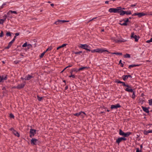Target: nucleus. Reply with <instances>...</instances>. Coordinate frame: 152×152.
Returning a JSON list of instances; mask_svg holds the SVG:
<instances>
[{"label": "nucleus", "mask_w": 152, "mask_h": 152, "mask_svg": "<svg viewBox=\"0 0 152 152\" xmlns=\"http://www.w3.org/2000/svg\"><path fill=\"white\" fill-rule=\"evenodd\" d=\"M121 9V7H119L116 8H110L108 10V12L110 13H119V11Z\"/></svg>", "instance_id": "nucleus-1"}, {"label": "nucleus", "mask_w": 152, "mask_h": 152, "mask_svg": "<svg viewBox=\"0 0 152 152\" xmlns=\"http://www.w3.org/2000/svg\"><path fill=\"white\" fill-rule=\"evenodd\" d=\"M132 133L128 132L126 133L124 132L121 129L119 130V134L121 136H124V137H128L129 135L131 134Z\"/></svg>", "instance_id": "nucleus-2"}, {"label": "nucleus", "mask_w": 152, "mask_h": 152, "mask_svg": "<svg viewBox=\"0 0 152 152\" xmlns=\"http://www.w3.org/2000/svg\"><path fill=\"white\" fill-rule=\"evenodd\" d=\"M107 52L109 53H110L108 51L106 50H104V49H99V48H97L95 50H91V53H94L95 52H96L98 53H102L104 52Z\"/></svg>", "instance_id": "nucleus-3"}, {"label": "nucleus", "mask_w": 152, "mask_h": 152, "mask_svg": "<svg viewBox=\"0 0 152 152\" xmlns=\"http://www.w3.org/2000/svg\"><path fill=\"white\" fill-rule=\"evenodd\" d=\"M36 130L34 129H31L30 131V137H31L34 136L35 134L36 133Z\"/></svg>", "instance_id": "nucleus-4"}, {"label": "nucleus", "mask_w": 152, "mask_h": 152, "mask_svg": "<svg viewBox=\"0 0 152 152\" xmlns=\"http://www.w3.org/2000/svg\"><path fill=\"white\" fill-rule=\"evenodd\" d=\"M126 140V139L124 137H119L117 139L116 142L119 144V143L122 141H125Z\"/></svg>", "instance_id": "nucleus-5"}, {"label": "nucleus", "mask_w": 152, "mask_h": 152, "mask_svg": "<svg viewBox=\"0 0 152 152\" xmlns=\"http://www.w3.org/2000/svg\"><path fill=\"white\" fill-rule=\"evenodd\" d=\"M125 87H127L125 89V91L129 92H133V89L132 88V87L131 86H129V85L127 84H126Z\"/></svg>", "instance_id": "nucleus-6"}, {"label": "nucleus", "mask_w": 152, "mask_h": 152, "mask_svg": "<svg viewBox=\"0 0 152 152\" xmlns=\"http://www.w3.org/2000/svg\"><path fill=\"white\" fill-rule=\"evenodd\" d=\"M111 39L112 40L114 41L115 42L117 43H119L120 42H125L126 41V40L122 39L121 40H117L114 37H112Z\"/></svg>", "instance_id": "nucleus-7"}, {"label": "nucleus", "mask_w": 152, "mask_h": 152, "mask_svg": "<svg viewBox=\"0 0 152 152\" xmlns=\"http://www.w3.org/2000/svg\"><path fill=\"white\" fill-rule=\"evenodd\" d=\"M131 37L135 39V42H137L139 38V36H137L136 35H134V32H132L131 34Z\"/></svg>", "instance_id": "nucleus-8"}, {"label": "nucleus", "mask_w": 152, "mask_h": 152, "mask_svg": "<svg viewBox=\"0 0 152 152\" xmlns=\"http://www.w3.org/2000/svg\"><path fill=\"white\" fill-rule=\"evenodd\" d=\"M121 106L119 104H117L116 105H112L111 106V109H117L118 108L121 107Z\"/></svg>", "instance_id": "nucleus-9"}, {"label": "nucleus", "mask_w": 152, "mask_h": 152, "mask_svg": "<svg viewBox=\"0 0 152 152\" xmlns=\"http://www.w3.org/2000/svg\"><path fill=\"white\" fill-rule=\"evenodd\" d=\"M77 71V69L74 68L72 69L71 71L70 72V73L71 74V75L69 76V77H72L73 78H75V76L74 75H72V73L73 72H76Z\"/></svg>", "instance_id": "nucleus-10"}, {"label": "nucleus", "mask_w": 152, "mask_h": 152, "mask_svg": "<svg viewBox=\"0 0 152 152\" xmlns=\"http://www.w3.org/2000/svg\"><path fill=\"white\" fill-rule=\"evenodd\" d=\"M38 140L34 138H32L31 141V143L33 145H36L37 144V141Z\"/></svg>", "instance_id": "nucleus-11"}, {"label": "nucleus", "mask_w": 152, "mask_h": 152, "mask_svg": "<svg viewBox=\"0 0 152 152\" xmlns=\"http://www.w3.org/2000/svg\"><path fill=\"white\" fill-rule=\"evenodd\" d=\"M24 83L18 85L16 86L17 88L18 89H21L23 88L25 86L26 82H24Z\"/></svg>", "instance_id": "nucleus-12"}, {"label": "nucleus", "mask_w": 152, "mask_h": 152, "mask_svg": "<svg viewBox=\"0 0 152 152\" xmlns=\"http://www.w3.org/2000/svg\"><path fill=\"white\" fill-rule=\"evenodd\" d=\"M80 47L86 50L87 48H89L90 47L87 44H81Z\"/></svg>", "instance_id": "nucleus-13"}, {"label": "nucleus", "mask_w": 152, "mask_h": 152, "mask_svg": "<svg viewBox=\"0 0 152 152\" xmlns=\"http://www.w3.org/2000/svg\"><path fill=\"white\" fill-rule=\"evenodd\" d=\"M86 114L85 112H83L81 111L79 113H75L74 114V115L75 116H79V115H81V116H83V115Z\"/></svg>", "instance_id": "nucleus-14"}, {"label": "nucleus", "mask_w": 152, "mask_h": 152, "mask_svg": "<svg viewBox=\"0 0 152 152\" xmlns=\"http://www.w3.org/2000/svg\"><path fill=\"white\" fill-rule=\"evenodd\" d=\"M147 15V14L143 12L137 13V15L138 16L139 18H140L142 16L146 15Z\"/></svg>", "instance_id": "nucleus-15"}, {"label": "nucleus", "mask_w": 152, "mask_h": 152, "mask_svg": "<svg viewBox=\"0 0 152 152\" xmlns=\"http://www.w3.org/2000/svg\"><path fill=\"white\" fill-rule=\"evenodd\" d=\"M89 68V67H86H86H85V66L82 67L78 69H77L76 72L80 71V70H84L85 69H88Z\"/></svg>", "instance_id": "nucleus-16"}, {"label": "nucleus", "mask_w": 152, "mask_h": 152, "mask_svg": "<svg viewBox=\"0 0 152 152\" xmlns=\"http://www.w3.org/2000/svg\"><path fill=\"white\" fill-rule=\"evenodd\" d=\"M142 108L144 111L147 113H149V112L148 110V108H147L145 107H144L142 106Z\"/></svg>", "instance_id": "nucleus-17"}, {"label": "nucleus", "mask_w": 152, "mask_h": 152, "mask_svg": "<svg viewBox=\"0 0 152 152\" xmlns=\"http://www.w3.org/2000/svg\"><path fill=\"white\" fill-rule=\"evenodd\" d=\"M119 13H120V15L121 16H123L124 15L126 14V12L122 10H121V8L120 9L119 11Z\"/></svg>", "instance_id": "nucleus-18"}, {"label": "nucleus", "mask_w": 152, "mask_h": 152, "mask_svg": "<svg viewBox=\"0 0 152 152\" xmlns=\"http://www.w3.org/2000/svg\"><path fill=\"white\" fill-rule=\"evenodd\" d=\"M33 78V76H31L29 75H28L26 77V79H25V80H29Z\"/></svg>", "instance_id": "nucleus-19"}, {"label": "nucleus", "mask_w": 152, "mask_h": 152, "mask_svg": "<svg viewBox=\"0 0 152 152\" xmlns=\"http://www.w3.org/2000/svg\"><path fill=\"white\" fill-rule=\"evenodd\" d=\"M140 65V64H132L130 65H129L128 67V68H130L132 67H136V66H138Z\"/></svg>", "instance_id": "nucleus-20"}, {"label": "nucleus", "mask_w": 152, "mask_h": 152, "mask_svg": "<svg viewBox=\"0 0 152 152\" xmlns=\"http://www.w3.org/2000/svg\"><path fill=\"white\" fill-rule=\"evenodd\" d=\"M13 129V130H14L13 134H14L15 135V136H17L18 137H19V136H20V134L18 132H17L16 131L14 130V129Z\"/></svg>", "instance_id": "nucleus-21"}, {"label": "nucleus", "mask_w": 152, "mask_h": 152, "mask_svg": "<svg viewBox=\"0 0 152 152\" xmlns=\"http://www.w3.org/2000/svg\"><path fill=\"white\" fill-rule=\"evenodd\" d=\"M67 45V44H64L62 45H61L59 46V47H58L57 48V50H58L59 49L63 48L65 46H66Z\"/></svg>", "instance_id": "nucleus-22"}, {"label": "nucleus", "mask_w": 152, "mask_h": 152, "mask_svg": "<svg viewBox=\"0 0 152 152\" xmlns=\"http://www.w3.org/2000/svg\"><path fill=\"white\" fill-rule=\"evenodd\" d=\"M132 92L133 93L132 94L131 97L132 99H135L136 97L135 94V92L133 90V92Z\"/></svg>", "instance_id": "nucleus-23"}, {"label": "nucleus", "mask_w": 152, "mask_h": 152, "mask_svg": "<svg viewBox=\"0 0 152 152\" xmlns=\"http://www.w3.org/2000/svg\"><path fill=\"white\" fill-rule=\"evenodd\" d=\"M111 54H115L117 55H122V53H119V52H114V53H111Z\"/></svg>", "instance_id": "nucleus-24"}, {"label": "nucleus", "mask_w": 152, "mask_h": 152, "mask_svg": "<svg viewBox=\"0 0 152 152\" xmlns=\"http://www.w3.org/2000/svg\"><path fill=\"white\" fill-rule=\"evenodd\" d=\"M124 57L125 58H130V55L128 53H126L124 56Z\"/></svg>", "instance_id": "nucleus-25"}, {"label": "nucleus", "mask_w": 152, "mask_h": 152, "mask_svg": "<svg viewBox=\"0 0 152 152\" xmlns=\"http://www.w3.org/2000/svg\"><path fill=\"white\" fill-rule=\"evenodd\" d=\"M122 77L123 80L124 81L126 80L128 78L126 75H124L122 76Z\"/></svg>", "instance_id": "nucleus-26"}, {"label": "nucleus", "mask_w": 152, "mask_h": 152, "mask_svg": "<svg viewBox=\"0 0 152 152\" xmlns=\"http://www.w3.org/2000/svg\"><path fill=\"white\" fill-rule=\"evenodd\" d=\"M37 98L38 99V100L39 101H42V98H43V97H40L38 95H37Z\"/></svg>", "instance_id": "nucleus-27"}, {"label": "nucleus", "mask_w": 152, "mask_h": 152, "mask_svg": "<svg viewBox=\"0 0 152 152\" xmlns=\"http://www.w3.org/2000/svg\"><path fill=\"white\" fill-rule=\"evenodd\" d=\"M53 49V48L52 46H50V47H49L48 48H47L45 52H46L48 51H50L51 50Z\"/></svg>", "instance_id": "nucleus-28"}, {"label": "nucleus", "mask_w": 152, "mask_h": 152, "mask_svg": "<svg viewBox=\"0 0 152 152\" xmlns=\"http://www.w3.org/2000/svg\"><path fill=\"white\" fill-rule=\"evenodd\" d=\"M126 14L127 15H130L132 14L130 10L126 11Z\"/></svg>", "instance_id": "nucleus-29"}, {"label": "nucleus", "mask_w": 152, "mask_h": 152, "mask_svg": "<svg viewBox=\"0 0 152 152\" xmlns=\"http://www.w3.org/2000/svg\"><path fill=\"white\" fill-rule=\"evenodd\" d=\"M6 35L7 36H10V37H11L12 35L10 31H7V33L6 34Z\"/></svg>", "instance_id": "nucleus-30"}, {"label": "nucleus", "mask_w": 152, "mask_h": 152, "mask_svg": "<svg viewBox=\"0 0 152 152\" xmlns=\"http://www.w3.org/2000/svg\"><path fill=\"white\" fill-rule=\"evenodd\" d=\"M122 60H120V61H119V64H121V67H124V64L123 63H122Z\"/></svg>", "instance_id": "nucleus-31"}, {"label": "nucleus", "mask_w": 152, "mask_h": 152, "mask_svg": "<svg viewBox=\"0 0 152 152\" xmlns=\"http://www.w3.org/2000/svg\"><path fill=\"white\" fill-rule=\"evenodd\" d=\"M82 52L81 51H79V52H75L74 53L75 54H80V53H82Z\"/></svg>", "instance_id": "nucleus-32"}, {"label": "nucleus", "mask_w": 152, "mask_h": 152, "mask_svg": "<svg viewBox=\"0 0 152 152\" xmlns=\"http://www.w3.org/2000/svg\"><path fill=\"white\" fill-rule=\"evenodd\" d=\"M148 103L150 105H152V99L148 100Z\"/></svg>", "instance_id": "nucleus-33"}, {"label": "nucleus", "mask_w": 152, "mask_h": 152, "mask_svg": "<svg viewBox=\"0 0 152 152\" xmlns=\"http://www.w3.org/2000/svg\"><path fill=\"white\" fill-rule=\"evenodd\" d=\"M7 18V16L6 15H4L3 16V18L4 19H2L3 20L4 22L6 20Z\"/></svg>", "instance_id": "nucleus-34"}, {"label": "nucleus", "mask_w": 152, "mask_h": 152, "mask_svg": "<svg viewBox=\"0 0 152 152\" xmlns=\"http://www.w3.org/2000/svg\"><path fill=\"white\" fill-rule=\"evenodd\" d=\"M46 52L44 51L43 53H42L41 55L40 56V58H42L43 56L45 54V53Z\"/></svg>", "instance_id": "nucleus-35"}, {"label": "nucleus", "mask_w": 152, "mask_h": 152, "mask_svg": "<svg viewBox=\"0 0 152 152\" xmlns=\"http://www.w3.org/2000/svg\"><path fill=\"white\" fill-rule=\"evenodd\" d=\"M14 39H13L12 41H11V42H10L8 44L10 45L11 46L12 45V43L14 42Z\"/></svg>", "instance_id": "nucleus-36"}, {"label": "nucleus", "mask_w": 152, "mask_h": 152, "mask_svg": "<svg viewBox=\"0 0 152 152\" xmlns=\"http://www.w3.org/2000/svg\"><path fill=\"white\" fill-rule=\"evenodd\" d=\"M27 46L28 49L31 48L32 47V45L30 44H28L27 45Z\"/></svg>", "instance_id": "nucleus-37"}, {"label": "nucleus", "mask_w": 152, "mask_h": 152, "mask_svg": "<svg viewBox=\"0 0 152 152\" xmlns=\"http://www.w3.org/2000/svg\"><path fill=\"white\" fill-rule=\"evenodd\" d=\"M126 20H125L124 19L123 20L124 21L125 23H127L128 22H129V21L128 18H126Z\"/></svg>", "instance_id": "nucleus-38"}, {"label": "nucleus", "mask_w": 152, "mask_h": 152, "mask_svg": "<svg viewBox=\"0 0 152 152\" xmlns=\"http://www.w3.org/2000/svg\"><path fill=\"white\" fill-rule=\"evenodd\" d=\"M122 81H120L118 80H115V82L117 83H121Z\"/></svg>", "instance_id": "nucleus-39"}, {"label": "nucleus", "mask_w": 152, "mask_h": 152, "mask_svg": "<svg viewBox=\"0 0 152 152\" xmlns=\"http://www.w3.org/2000/svg\"><path fill=\"white\" fill-rule=\"evenodd\" d=\"M27 45V42L25 43L22 45L23 47H25Z\"/></svg>", "instance_id": "nucleus-40"}, {"label": "nucleus", "mask_w": 152, "mask_h": 152, "mask_svg": "<svg viewBox=\"0 0 152 152\" xmlns=\"http://www.w3.org/2000/svg\"><path fill=\"white\" fill-rule=\"evenodd\" d=\"M10 118H14V116L13 114L11 113L10 114Z\"/></svg>", "instance_id": "nucleus-41"}, {"label": "nucleus", "mask_w": 152, "mask_h": 152, "mask_svg": "<svg viewBox=\"0 0 152 152\" xmlns=\"http://www.w3.org/2000/svg\"><path fill=\"white\" fill-rule=\"evenodd\" d=\"M120 24L122 26H127V23H125L124 22L123 23H120Z\"/></svg>", "instance_id": "nucleus-42"}, {"label": "nucleus", "mask_w": 152, "mask_h": 152, "mask_svg": "<svg viewBox=\"0 0 152 152\" xmlns=\"http://www.w3.org/2000/svg\"><path fill=\"white\" fill-rule=\"evenodd\" d=\"M142 150L141 149L140 150L138 148H136V152H141Z\"/></svg>", "instance_id": "nucleus-43"}, {"label": "nucleus", "mask_w": 152, "mask_h": 152, "mask_svg": "<svg viewBox=\"0 0 152 152\" xmlns=\"http://www.w3.org/2000/svg\"><path fill=\"white\" fill-rule=\"evenodd\" d=\"M143 133H144V134L145 135H147L148 134V131H145V130L144 131Z\"/></svg>", "instance_id": "nucleus-44"}, {"label": "nucleus", "mask_w": 152, "mask_h": 152, "mask_svg": "<svg viewBox=\"0 0 152 152\" xmlns=\"http://www.w3.org/2000/svg\"><path fill=\"white\" fill-rule=\"evenodd\" d=\"M152 42V38H151L150 40H148L146 41V42L148 43H149L150 42Z\"/></svg>", "instance_id": "nucleus-45"}, {"label": "nucleus", "mask_w": 152, "mask_h": 152, "mask_svg": "<svg viewBox=\"0 0 152 152\" xmlns=\"http://www.w3.org/2000/svg\"><path fill=\"white\" fill-rule=\"evenodd\" d=\"M10 12H11V13H14L15 14H17V12L16 11L10 10Z\"/></svg>", "instance_id": "nucleus-46"}, {"label": "nucleus", "mask_w": 152, "mask_h": 152, "mask_svg": "<svg viewBox=\"0 0 152 152\" xmlns=\"http://www.w3.org/2000/svg\"><path fill=\"white\" fill-rule=\"evenodd\" d=\"M3 79L4 80H6L7 79V75H6L4 77L3 76L2 77Z\"/></svg>", "instance_id": "nucleus-47"}, {"label": "nucleus", "mask_w": 152, "mask_h": 152, "mask_svg": "<svg viewBox=\"0 0 152 152\" xmlns=\"http://www.w3.org/2000/svg\"><path fill=\"white\" fill-rule=\"evenodd\" d=\"M0 83L1 82H3V78L1 76H0Z\"/></svg>", "instance_id": "nucleus-48"}, {"label": "nucleus", "mask_w": 152, "mask_h": 152, "mask_svg": "<svg viewBox=\"0 0 152 152\" xmlns=\"http://www.w3.org/2000/svg\"><path fill=\"white\" fill-rule=\"evenodd\" d=\"M4 22L2 19H0V24H3Z\"/></svg>", "instance_id": "nucleus-49"}, {"label": "nucleus", "mask_w": 152, "mask_h": 152, "mask_svg": "<svg viewBox=\"0 0 152 152\" xmlns=\"http://www.w3.org/2000/svg\"><path fill=\"white\" fill-rule=\"evenodd\" d=\"M4 35L3 32L2 31H1V33L0 34V37H2Z\"/></svg>", "instance_id": "nucleus-50"}, {"label": "nucleus", "mask_w": 152, "mask_h": 152, "mask_svg": "<svg viewBox=\"0 0 152 152\" xmlns=\"http://www.w3.org/2000/svg\"><path fill=\"white\" fill-rule=\"evenodd\" d=\"M69 20H62V23H65V22H69Z\"/></svg>", "instance_id": "nucleus-51"}, {"label": "nucleus", "mask_w": 152, "mask_h": 152, "mask_svg": "<svg viewBox=\"0 0 152 152\" xmlns=\"http://www.w3.org/2000/svg\"><path fill=\"white\" fill-rule=\"evenodd\" d=\"M54 24H56V25H58L60 23H59V22H58V20L57 21H56L54 23Z\"/></svg>", "instance_id": "nucleus-52"}, {"label": "nucleus", "mask_w": 152, "mask_h": 152, "mask_svg": "<svg viewBox=\"0 0 152 152\" xmlns=\"http://www.w3.org/2000/svg\"><path fill=\"white\" fill-rule=\"evenodd\" d=\"M97 18V17H95V18H93L92 19L89 20L87 23H88L89 22H91V21L94 20V19H96Z\"/></svg>", "instance_id": "nucleus-53"}, {"label": "nucleus", "mask_w": 152, "mask_h": 152, "mask_svg": "<svg viewBox=\"0 0 152 152\" xmlns=\"http://www.w3.org/2000/svg\"><path fill=\"white\" fill-rule=\"evenodd\" d=\"M121 84H122V85L124 86L125 87L126 85L125 83L124 82H122Z\"/></svg>", "instance_id": "nucleus-54"}, {"label": "nucleus", "mask_w": 152, "mask_h": 152, "mask_svg": "<svg viewBox=\"0 0 152 152\" xmlns=\"http://www.w3.org/2000/svg\"><path fill=\"white\" fill-rule=\"evenodd\" d=\"M11 46L9 44H8V46L6 47L5 48L7 49H8L10 48Z\"/></svg>", "instance_id": "nucleus-55"}, {"label": "nucleus", "mask_w": 152, "mask_h": 152, "mask_svg": "<svg viewBox=\"0 0 152 152\" xmlns=\"http://www.w3.org/2000/svg\"><path fill=\"white\" fill-rule=\"evenodd\" d=\"M86 50L89 51H91V50H90V47L89 48H87Z\"/></svg>", "instance_id": "nucleus-56"}, {"label": "nucleus", "mask_w": 152, "mask_h": 152, "mask_svg": "<svg viewBox=\"0 0 152 152\" xmlns=\"http://www.w3.org/2000/svg\"><path fill=\"white\" fill-rule=\"evenodd\" d=\"M152 15V12H151L148 13V14H147V15Z\"/></svg>", "instance_id": "nucleus-57"}, {"label": "nucleus", "mask_w": 152, "mask_h": 152, "mask_svg": "<svg viewBox=\"0 0 152 152\" xmlns=\"http://www.w3.org/2000/svg\"><path fill=\"white\" fill-rule=\"evenodd\" d=\"M6 5V3H4L1 6V8H2L4 6Z\"/></svg>", "instance_id": "nucleus-58"}, {"label": "nucleus", "mask_w": 152, "mask_h": 152, "mask_svg": "<svg viewBox=\"0 0 152 152\" xmlns=\"http://www.w3.org/2000/svg\"><path fill=\"white\" fill-rule=\"evenodd\" d=\"M14 63L15 64H17L19 63V61H14Z\"/></svg>", "instance_id": "nucleus-59"}, {"label": "nucleus", "mask_w": 152, "mask_h": 152, "mask_svg": "<svg viewBox=\"0 0 152 152\" xmlns=\"http://www.w3.org/2000/svg\"><path fill=\"white\" fill-rule=\"evenodd\" d=\"M147 131L148 132V133H152V130H148Z\"/></svg>", "instance_id": "nucleus-60"}, {"label": "nucleus", "mask_w": 152, "mask_h": 152, "mask_svg": "<svg viewBox=\"0 0 152 152\" xmlns=\"http://www.w3.org/2000/svg\"><path fill=\"white\" fill-rule=\"evenodd\" d=\"M58 22H59V23L60 24L62 23V20H58Z\"/></svg>", "instance_id": "nucleus-61"}, {"label": "nucleus", "mask_w": 152, "mask_h": 152, "mask_svg": "<svg viewBox=\"0 0 152 152\" xmlns=\"http://www.w3.org/2000/svg\"><path fill=\"white\" fill-rule=\"evenodd\" d=\"M137 15V13H134V14H132V16H136V15Z\"/></svg>", "instance_id": "nucleus-62"}, {"label": "nucleus", "mask_w": 152, "mask_h": 152, "mask_svg": "<svg viewBox=\"0 0 152 152\" xmlns=\"http://www.w3.org/2000/svg\"><path fill=\"white\" fill-rule=\"evenodd\" d=\"M137 15V13H134V14H132V16H136V15Z\"/></svg>", "instance_id": "nucleus-63"}, {"label": "nucleus", "mask_w": 152, "mask_h": 152, "mask_svg": "<svg viewBox=\"0 0 152 152\" xmlns=\"http://www.w3.org/2000/svg\"><path fill=\"white\" fill-rule=\"evenodd\" d=\"M127 76V77H128V78L129 77H130V78H132V76L130 75H126Z\"/></svg>", "instance_id": "nucleus-64"}]
</instances>
